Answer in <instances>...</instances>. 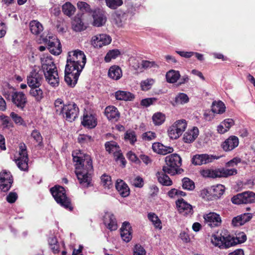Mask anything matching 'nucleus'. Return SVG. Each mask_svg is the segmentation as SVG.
<instances>
[{"label": "nucleus", "mask_w": 255, "mask_h": 255, "mask_svg": "<svg viewBox=\"0 0 255 255\" xmlns=\"http://www.w3.org/2000/svg\"><path fill=\"white\" fill-rule=\"evenodd\" d=\"M75 164V174L79 183L84 187L92 186V175L94 169L91 157L87 154L80 153L73 156Z\"/></svg>", "instance_id": "1"}, {"label": "nucleus", "mask_w": 255, "mask_h": 255, "mask_svg": "<svg viewBox=\"0 0 255 255\" xmlns=\"http://www.w3.org/2000/svg\"><path fill=\"white\" fill-rule=\"evenodd\" d=\"M247 241V236L244 232H240L236 237L232 236L228 234L227 230L222 231L221 233L213 235L212 243L215 246L221 249H228L237 244L245 242Z\"/></svg>", "instance_id": "2"}, {"label": "nucleus", "mask_w": 255, "mask_h": 255, "mask_svg": "<svg viewBox=\"0 0 255 255\" xmlns=\"http://www.w3.org/2000/svg\"><path fill=\"white\" fill-rule=\"evenodd\" d=\"M83 69L75 62L67 59L64 79L68 86L74 87L76 85Z\"/></svg>", "instance_id": "3"}, {"label": "nucleus", "mask_w": 255, "mask_h": 255, "mask_svg": "<svg viewBox=\"0 0 255 255\" xmlns=\"http://www.w3.org/2000/svg\"><path fill=\"white\" fill-rule=\"evenodd\" d=\"M50 191L57 204L66 210L73 211L71 199L66 195V190L63 187L55 185L50 189Z\"/></svg>", "instance_id": "4"}, {"label": "nucleus", "mask_w": 255, "mask_h": 255, "mask_svg": "<svg viewBox=\"0 0 255 255\" xmlns=\"http://www.w3.org/2000/svg\"><path fill=\"white\" fill-rule=\"evenodd\" d=\"M166 165L163 166V170L166 171L171 175L180 174L183 170L180 168L182 165V159L177 153L171 154L165 157Z\"/></svg>", "instance_id": "5"}, {"label": "nucleus", "mask_w": 255, "mask_h": 255, "mask_svg": "<svg viewBox=\"0 0 255 255\" xmlns=\"http://www.w3.org/2000/svg\"><path fill=\"white\" fill-rule=\"evenodd\" d=\"M225 187L222 184L208 187L201 191L203 198L208 201L217 200L220 199L225 192Z\"/></svg>", "instance_id": "6"}, {"label": "nucleus", "mask_w": 255, "mask_h": 255, "mask_svg": "<svg viewBox=\"0 0 255 255\" xmlns=\"http://www.w3.org/2000/svg\"><path fill=\"white\" fill-rule=\"evenodd\" d=\"M44 74L47 82L52 87H57L59 84V78L58 71L53 62L44 67Z\"/></svg>", "instance_id": "7"}, {"label": "nucleus", "mask_w": 255, "mask_h": 255, "mask_svg": "<svg viewBox=\"0 0 255 255\" xmlns=\"http://www.w3.org/2000/svg\"><path fill=\"white\" fill-rule=\"evenodd\" d=\"M79 109L78 106L74 102H70L63 105L60 108V115H62L66 121L72 122L78 117Z\"/></svg>", "instance_id": "8"}, {"label": "nucleus", "mask_w": 255, "mask_h": 255, "mask_svg": "<svg viewBox=\"0 0 255 255\" xmlns=\"http://www.w3.org/2000/svg\"><path fill=\"white\" fill-rule=\"evenodd\" d=\"M44 71L40 68L33 69L27 76V83L29 87L41 86L44 80Z\"/></svg>", "instance_id": "9"}, {"label": "nucleus", "mask_w": 255, "mask_h": 255, "mask_svg": "<svg viewBox=\"0 0 255 255\" xmlns=\"http://www.w3.org/2000/svg\"><path fill=\"white\" fill-rule=\"evenodd\" d=\"M18 155L17 158L15 159L17 166L21 170L27 171L28 157L26 146L23 142H21L19 145Z\"/></svg>", "instance_id": "10"}, {"label": "nucleus", "mask_w": 255, "mask_h": 255, "mask_svg": "<svg viewBox=\"0 0 255 255\" xmlns=\"http://www.w3.org/2000/svg\"><path fill=\"white\" fill-rule=\"evenodd\" d=\"M231 201L235 204L255 203V193L252 191H246L233 196Z\"/></svg>", "instance_id": "11"}, {"label": "nucleus", "mask_w": 255, "mask_h": 255, "mask_svg": "<svg viewBox=\"0 0 255 255\" xmlns=\"http://www.w3.org/2000/svg\"><path fill=\"white\" fill-rule=\"evenodd\" d=\"M90 15L93 19V25L95 26H102L107 21L106 12L103 9L98 7L94 8Z\"/></svg>", "instance_id": "12"}, {"label": "nucleus", "mask_w": 255, "mask_h": 255, "mask_svg": "<svg viewBox=\"0 0 255 255\" xmlns=\"http://www.w3.org/2000/svg\"><path fill=\"white\" fill-rule=\"evenodd\" d=\"M13 182V177L9 171L3 170L0 173V189L2 191H8Z\"/></svg>", "instance_id": "13"}, {"label": "nucleus", "mask_w": 255, "mask_h": 255, "mask_svg": "<svg viewBox=\"0 0 255 255\" xmlns=\"http://www.w3.org/2000/svg\"><path fill=\"white\" fill-rule=\"evenodd\" d=\"M67 59L75 62L81 66L82 68H84L86 63V57L84 52L79 50L69 52Z\"/></svg>", "instance_id": "14"}, {"label": "nucleus", "mask_w": 255, "mask_h": 255, "mask_svg": "<svg viewBox=\"0 0 255 255\" xmlns=\"http://www.w3.org/2000/svg\"><path fill=\"white\" fill-rule=\"evenodd\" d=\"M219 157L208 154H196L193 156L191 161L195 165H201L212 162Z\"/></svg>", "instance_id": "15"}, {"label": "nucleus", "mask_w": 255, "mask_h": 255, "mask_svg": "<svg viewBox=\"0 0 255 255\" xmlns=\"http://www.w3.org/2000/svg\"><path fill=\"white\" fill-rule=\"evenodd\" d=\"M112 41L110 36L106 34H100L93 36L92 38V44L96 48H101L103 46L109 45Z\"/></svg>", "instance_id": "16"}, {"label": "nucleus", "mask_w": 255, "mask_h": 255, "mask_svg": "<svg viewBox=\"0 0 255 255\" xmlns=\"http://www.w3.org/2000/svg\"><path fill=\"white\" fill-rule=\"evenodd\" d=\"M11 101L20 110H23L27 102L25 95L21 92H13Z\"/></svg>", "instance_id": "17"}, {"label": "nucleus", "mask_w": 255, "mask_h": 255, "mask_svg": "<svg viewBox=\"0 0 255 255\" xmlns=\"http://www.w3.org/2000/svg\"><path fill=\"white\" fill-rule=\"evenodd\" d=\"M176 204L180 214L184 216L193 214L194 211L192 205L186 202L183 198L176 201Z\"/></svg>", "instance_id": "18"}, {"label": "nucleus", "mask_w": 255, "mask_h": 255, "mask_svg": "<svg viewBox=\"0 0 255 255\" xmlns=\"http://www.w3.org/2000/svg\"><path fill=\"white\" fill-rule=\"evenodd\" d=\"M104 115L109 121L115 123L119 120L121 116L118 108L112 105L108 106L105 108Z\"/></svg>", "instance_id": "19"}, {"label": "nucleus", "mask_w": 255, "mask_h": 255, "mask_svg": "<svg viewBox=\"0 0 255 255\" xmlns=\"http://www.w3.org/2000/svg\"><path fill=\"white\" fill-rule=\"evenodd\" d=\"M239 144V140L237 136L231 135L221 144V147L224 151L229 152L237 147Z\"/></svg>", "instance_id": "20"}, {"label": "nucleus", "mask_w": 255, "mask_h": 255, "mask_svg": "<svg viewBox=\"0 0 255 255\" xmlns=\"http://www.w3.org/2000/svg\"><path fill=\"white\" fill-rule=\"evenodd\" d=\"M49 52L55 55L60 54L62 52L61 45L59 40L57 38H52L45 41Z\"/></svg>", "instance_id": "21"}, {"label": "nucleus", "mask_w": 255, "mask_h": 255, "mask_svg": "<svg viewBox=\"0 0 255 255\" xmlns=\"http://www.w3.org/2000/svg\"><path fill=\"white\" fill-rule=\"evenodd\" d=\"M205 222L211 227L219 226L222 222L220 216L214 212H210L204 215Z\"/></svg>", "instance_id": "22"}, {"label": "nucleus", "mask_w": 255, "mask_h": 255, "mask_svg": "<svg viewBox=\"0 0 255 255\" xmlns=\"http://www.w3.org/2000/svg\"><path fill=\"white\" fill-rule=\"evenodd\" d=\"M121 230V236L124 241L129 242L132 238L131 226L128 222H124L123 223Z\"/></svg>", "instance_id": "23"}, {"label": "nucleus", "mask_w": 255, "mask_h": 255, "mask_svg": "<svg viewBox=\"0 0 255 255\" xmlns=\"http://www.w3.org/2000/svg\"><path fill=\"white\" fill-rule=\"evenodd\" d=\"M253 216L251 213H244L233 218L232 224L234 227L241 226L250 221Z\"/></svg>", "instance_id": "24"}, {"label": "nucleus", "mask_w": 255, "mask_h": 255, "mask_svg": "<svg viewBox=\"0 0 255 255\" xmlns=\"http://www.w3.org/2000/svg\"><path fill=\"white\" fill-rule=\"evenodd\" d=\"M81 124L85 128L90 129L93 128L97 125V119L94 115H84Z\"/></svg>", "instance_id": "25"}, {"label": "nucleus", "mask_w": 255, "mask_h": 255, "mask_svg": "<svg viewBox=\"0 0 255 255\" xmlns=\"http://www.w3.org/2000/svg\"><path fill=\"white\" fill-rule=\"evenodd\" d=\"M104 223L111 231H115L118 228L116 219L114 214L106 213L104 217Z\"/></svg>", "instance_id": "26"}, {"label": "nucleus", "mask_w": 255, "mask_h": 255, "mask_svg": "<svg viewBox=\"0 0 255 255\" xmlns=\"http://www.w3.org/2000/svg\"><path fill=\"white\" fill-rule=\"evenodd\" d=\"M113 16L116 24L119 27H122L126 23L128 15L126 12L118 10L113 14Z\"/></svg>", "instance_id": "27"}, {"label": "nucleus", "mask_w": 255, "mask_h": 255, "mask_svg": "<svg viewBox=\"0 0 255 255\" xmlns=\"http://www.w3.org/2000/svg\"><path fill=\"white\" fill-rule=\"evenodd\" d=\"M152 148L154 152L163 155L172 153L173 151V148L172 147L164 146L160 142L153 143Z\"/></svg>", "instance_id": "28"}, {"label": "nucleus", "mask_w": 255, "mask_h": 255, "mask_svg": "<svg viewBox=\"0 0 255 255\" xmlns=\"http://www.w3.org/2000/svg\"><path fill=\"white\" fill-rule=\"evenodd\" d=\"M116 188L119 193L123 197H126L129 194V188L128 185L122 179H118L116 183Z\"/></svg>", "instance_id": "29"}, {"label": "nucleus", "mask_w": 255, "mask_h": 255, "mask_svg": "<svg viewBox=\"0 0 255 255\" xmlns=\"http://www.w3.org/2000/svg\"><path fill=\"white\" fill-rule=\"evenodd\" d=\"M168 174L166 171L163 170V166L161 171H158L156 176L158 181L163 186H171L172 184V181L169 177L166 174Z\"/></svg>", "instance_id": "30"}, {"label": "nucleus", "mask_w": 255, "mask_h": 255, "mask_svg": "<svg viewBox=\"0 0 255 255\" xmlns=\"http://www.w3.org/2000/svg\"><path fill=\"white\" fill-rule=\"evenodd\" d=\"M199 135L198 128L194 127L191 130L186 131L183 136V140L186 143H191L194 141Z\"/></svg>", "instance_id": "31"}, {"label": "nucleus", "mask_w": 255, "mask_h": 255, "mask_svg": "<svg viewBox=\"0 0 255 255\" xmlns=\"http://www.w3.org/2000/svg\"><path fill=\"white\" fill-rule=\"evenodd\" d=\"M29 94L34 98L35 100L40 102L44 98V94L41 86H36L30 87Z\"/></svg>", "instance_id": "32"}, {"label": "nucleus", "mask_w": 255, "mask_h": 255, "mask_svg": "<svg viewBox=\"0 0 255 255\" xmlns=\"http://www.w3.org/2000/svg\"><path fill=\"white\" fill-rule=\"evenodd\" d=\"M115 98L120 101H132L135 97L129 92L118 91L115 93Z\"/></svg>", "instance_id": "33"}, {"label": "nucleus", "mask_w": 255, "mask_h": 255, "mask_svg": "<svg viewBox=\"0 0 255 255\" xmlns=\"http://www.w3.org/2000/svg\"><path fill=\"white\" fill-rule=\"evenodd\" d=\"M80 13L77 14L72 23V27L73 30L76 32H80L84 30L86 28V26L84 25L82 20V17H79L78 16Z\"/></svg>", "instance_id": "34"}, {"label": "nucleus", "mask_w": 255, "mask_h": 255, "mask_svg": "<svg viewBox=\"0 0 255 255\" xmlns=\"http://www.w3.org/2000/svg\"><path fill=\"white\" fill-rule=\"evenodd\" d=\"M108 76L113 80H118L122 76V71L118 66H112L109 70Z\"/></svg>", "instance_id": "35"}, {"label": "nucleus", "mask_w": 255, "mask_h": 255, "mask_svg": "<svg viewBox=\"0 0 255 255\" xmlns=\"http://www.w3.org/2000/svg\"><path fill=\"white\" fill-rule=\"evenodd\" d=\"M189 101L188 96L183 93H180L175 98V100L171 102L174 107L179 105H183L187 103Z\"/></svg>", "instance_id": "36"}, {"label": "nucleus", "mask_w": 255, "mask_h": 255, "mask_svg": "<svg viewBox=\"0 0 255 255\" xmlns=\"http://www.w3.org/2000/svg\"><path fill=\"white\" fill-rule=\"evenodd\" d=\"M211 110L214 113L222 114L225 112L226 106L221 101H214L212 104Z\"/></svg>", "instance_id": "37"}, {"label": "nucleus", "mask_w": 255, "mask_h": 255, "mask_svg": "<svg viewBox=\"0 0 255 255\" xmlns=\"http://www.w3.org/2000/svg\"><path fill=\"white\" fill-rule=\"evenodd\" d=\"M180 77L179 72L174 70H169L166 74V81L169 83H175L179 79Z\"/></svg>", "instance_id": "38"}, {"label": "nucleus", "mask_w": 255, "mask_h": 255, "mask_svg": "<svg viewBox=\"0 0 255 255\" xmlns=\"http://www.w3.org/2000/svg\"><path fill=\"white\" fill-rule=\"evenodd\" d=\"M31 32L34 35H38L43 30L42 24L37 20H32L29 23Z\"/></svg>", "instance_id": "39"}, {"label": "nucleus", "mask_w": 255, "mask_h": 255, "mask_svg": "<svg viewBox=\"0 0 255 255\" xmlns=\"http://www.w3.org/2000/svg\"><path fill=\"white\" fill-rule=\"evenodd\" d=\"M62 10L65 15L70 17L74 14L76 8L71 2H66L62 5Z\"/></svg>", "instance_id": "40"}, {"label": "nucleus", "mask_w": 255, "mask_h": 255, "mask_svg": "<svg viewBox=\"0 0 255 255\" xmlns=\"http://www.w3.org/2000/svg\"><path fill=\"white\" fill-rule=\"evenodd\" d=\"M77 5L78 9L82 13L80 14L81 17L83 16L84 13H87L89 15H90L93 10V9L91 8V6L89 4L84 1H79Z\"/></svg>", "instance_id": "41"}, {"label": "nucleus", "mask_w": 255, "mask_h": 255, "mask_svg": "<svg viewBox=\"0 0 255 255\" xmlns=\"http://www.w3.org/2000/svg\"><path fill=\"white\" fill-rule=\"evenodd\" d=\"M147 217L148 220L152 223L155 228L162 229L161 222L155 213H149L147 215Z\"/></svg>", "instance_id": "42"}, {"label": "nucleus", "mask_w": 255, "mask_h": 255, "mask_svg": "<svg viewBox=\"0 0 255 255\" xmlns=\"http://www.w3.org/2000/svg\"><path fill=\"white\" fill-rule=\"evenodd\" d=\"M120 54V50L117 49L109 50L105 56L104 60L106 62H110L112 59H116Z\"/></svg>", "instance_id": "43"}, {"label": "nucleus", "mask_w": 255, "mask_h": 255, "mask_svg": "<svg viewBox=\"0 0 255 255\" xmlns=\"http://www.w3.org/2000/svg\"><path fill=\"white\" fill-rule=\"evenodd\" d=\"M152 119L155 125H161L164 122L165 116L164 114L158 112L153 115Z\"/></svg>", "instance_id": "44"}, {"label": "nucleus", "mask_w": 255, "mask_h": 255, "mask_svg": "<svg viewBox=\"0 0 255 255\" xmlns=\"http://www.w3.org/2000/svg\"><path fill=\"white\" fill-rule=\"evenodd\" d=\"M105 146L106 151L110 153H114L115 152L117 151L118 149L120 148L118 144L113 141L106 142L105 144Z\"/></svg>", "instance_id": "45"}, {"label": "nucleus", "mask_w": 255, "mask_h": 255, "mask_svg": "<svg viewBox=\"0 0 255 255\" xmlns=\"http://www.w3.org/2000/svg\"><path fill=\"white\" fill-rule=\"evenodd\" d=\"M200 173L203 177L213 178L220 177L221 175L219 174V171L210 169L202 170Z\"/></svg>", "instance_id": "46"}, {"label": "nucleus", "mask_w": 255, "mask_h": 255, "mask_svg": "<svg viewBox=\"0 0 255 255\" xmlns=\"http://www.w3.org/2000/svg\"><path fill=\"white\" fill-rule=\"evenodd\" d=\"M168 133L169 136L171 139H177L182 134L173 124L168 128Z\"/></svg>", "instance_id": "47"}, {"label": "nucleus", "mask_w": 255, "mask_h": 255, "mask_svg": "<svg viewBox=\"0 0 255 255\" xmlns=\"http://www.w3.org/2000/svg\"><path fill=\"white\" fill-rule=\"evenodd\" d=\"M182 188L184 189L191 191L195 188L194 182L187 177H184L182 179Z\"/></svg>", "instance_id": "48"}, {"label": "nucleus", "mask_w": 255, "mask_h": 255, "mask_svg": "<svg viewBox=\"0 0 255 255\" xmlns=\"http://www.w3.org/2000/svg\"><path fill=\"white\" fill-rule=\"evenodd\" d=\"M106 5L112 9H116L123 4L122 0H105Z\"/></svg>", "instance_id": "49"}, {"label": "nucleus", "mask_w": 255, "mask_h": 255, "mask_svg": "<svg viewBox=\"0 0 255 255\" xmlns=\"http://www.w3.org/2000/svg\"><path fill=\"white\" fill-rule=\"evenodd\" d=\"M77 140L81 144H88L94 141V139L91 136L84 134H80Z\"/></svg>", "instance_id": "50"}, {"label": "nucleus", "mask_w": 255, "mask_h": 255, "mask_svg": "<svg viewBox=\"0 0 255 255\" xmlns=\"http://www.w3.org/2000/svg\"><path fill=\"white\" fill-rule=\"evenodd\" d=\"M125 139L126 140H128L131 145H134L136 141V136L135 131H127L125 134Z\"/></svg>", "instance_id": "51"}, {"label": "nucleus", "mask_w": 255, "mask_h": 255, "mask_svg": "<svg viewBox=\"0 0 255 255\" xmlns=\"http://www.w3.org/2000/svg\"><path fill=\"white\" fill-rule=\"evenodd\" d=\"M31 136L41 146L42 144L43 137L40 132L37 129H34L31 133Z\"/></svg>", "instance_id": "52"}, {"label": "nucleus", "mask_w": 255, "mask_h": 255, "mask_svg": "<svg viewBox=\"0 0 255 255\" xmlns=\"http://www.w3.org/2000/svg\"><path fill=\"white\" fill-rule=\"evenodd\" d=\"M173 125L182 134L187 127V123L185 120H180L176 121Z\"/></svg>", "instance_id": "53"}, {"label": "nucleus", "mask_w": 255, "mask_h": 255, "mask_svg": "<svg viewBox=\"0 0 255 255\" xmlns=\"http://www.w3.org/2000/svg\"><path fill=\"white\" fill-rule=\"evenodd\" d=\"M153 83L154 80L152 79H148L143 81L141 82L140 84L141 89L142 91H147L151 88V86L153 84Z\"/></svg>", "instance_id": "54"}, {"label": "nucleus", "mask_w": 255, "mask_h": 255, "mask_svg": "<svg viewBox=\"0 0 255 255\" xmlns=\"http://www.w3.org/2000/svg\"><path fill=\"white\" fill-rule=\"evenodd\" d=\"M219 173L221 175L220 177H227L237 174V170L235 168L223 169L221 171H219Z\"/></svg>", "instance_id": "55"}, {"label": "nucleus", "mask_w": 255, "mask_h": 255, "mask_svg": "<svg viewBox=\"0 0 255 255\" xmlns=\"http://www.w3.org/2000/svg\"><path fill=\"white\" fill-rule=\"evenodd\" d=\"M127 157L129 160L135 164H140L141 163L139 158L131 151H129L127 153Z\"/></svg>", "instance_id": "56"}, {"label": "nucleus", "mask_w": 255, "mask_h": 255, "mask_svg": "<svg viewBox=\"0 0 255 255\" xmlns=\"http://www.w3.org/2000/svg\"><path fill=\"white\" fill-rule=\"evenodd\" d=\"M146 251L141 245H135L133 252V255H145Z\"/></svg>", "instance_id": "57"}, {"label": "nucleus", "mask_w": 255, "mask_h": 255, "mask_svg": "<svg viewBox=\"0 0 255 255\" xmlns=\"http://www.w3.org/2000/svg\"><path fill=\"white\" fill-rule=\"evenodd\" d=\"M157 99L155 98H149L142 99L141 101L140 105L141 106L147 107L153 104V103L156 101Z\"/></svg>", "instance_id": "58"}, {"label": "nucleus", "mask_w": 255, "mask_h": 255, "mask_svg": "<svg viewBox=\"0 0 255 255\" xmlns=\"http://www.w3.org/2000/svg\"><path fill=\"white\" fill-rule=\"evenodd\" d=\"M142 68L144 69L150 68L151 67H158V65L154 61L142 60L141 63Z\"/></svg>", "instance_id": "59"}, {"label": "nucleus", "mask_w": 255, "mask_h": 255, "mask_svg": "<svg viewBox=\"0 0 255 255\" xmlns=\"http://www.w3.org/2000/svg\"><path fill=\"white\" fill-rule=\"evenodd\" d=\"M10 117L16 124H19L20 125H22L24 122L22 118L18 116L17 114L11 112L10 115Z\"/></svg>", "instance_id": "60"}, {"label": "nucleus", "mask_w": 255, "mask_h": 255, "mask_svg": "<svg viewBox=\"0 0 255 255\" xmlns=\"http://www.w3.org/2000/svg\"><path fill=\"white\" fill-rule=\"evenodd\" d=\"M101 181L104 186L108 187H109V186L112 184L111 176L105 174L101 176Z\"/></svg>", "instance_id": "61"}, {"label": "nucleus", "mask_w": 255, "mask_h": 255, "mask_svg": "<svg viewBox=\"0 0 255 255\" xmlns=\"http://www.w3.org/2000/svg\"><path fill=\"white\" fill-rule=\"evenodd\" d=\"M142 137L143 140L150 141L156 137V134L151 131L145 132L142 134Z\"/></svg>", "instance_id": "62"}, {"label": "nucleus", "mask_w": 255, "mask_h": 255, "mask_svg": "<svg viewBox=\"0 0 255 255\" xmlns=\"http://www.w3.org/2000/svg\"><path fill=\"white\" fill-rule=\"evenodd\" d=\"M17 194L15 192H10L6 196V201L9 203H14L17 199Z\"/></svg>", "instance_id": "63"}, {"label": "nucleus", "mask_w": 255, "mask_h": 255, "mask_svg": "<svg viewBox=\"0 0 255 255\" xmlns=\"http://www.w3.org/2000/svg\"><path fill=\"white\" fill-rule=\"evenodd\" d=\"M56 27L57 28V30L59 32L63 33L66 31L65 22L63 21L61 22L58 21L57 23L56 24Z\"/></svg>", "instance_id": "64"}]
</instances>
